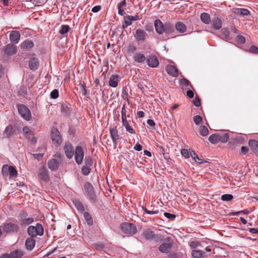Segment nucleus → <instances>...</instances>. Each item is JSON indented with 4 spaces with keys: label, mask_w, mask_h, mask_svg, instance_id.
Returning a JSON list of instances; mask_svg holds the SVG:
<instances>
[{
    "label": "nucleus",
    "mask_w": 258,
    "mask_h": 258,
    "mask_svg": "<svg viewBox=\"0 0 258 258\" xmlns=\"http://www.w3.org/2000/svg\"><path fill=\"white\" fill-rule=\"evenodd\" d=\"M249 145L253 152L258 155V142L255 140L250 141Z\"/></svg>",
    "instance_id": "nucleus-32"
},
{
    "label": "nucleus",
    "mask_w": 258,
    "mask_h": 258,
    "mask_svg": "<svg viewBox=\"0 0 258 258\" xmlns=\"http://www.w3.org/2000/svg\"><path fill=\"white\" fill-rule=\"evenodd\" d=\"M144 211L148 214H152V215H154V214H157V213H158V211L157 210V211H150V210H148L146 208H143Z\"/></svg>",
    "instance_id": "nucleus-58"
},
{
    "label": "nucleus",
    "mask_w": 258,
    "mask_h": 258,
    "mask_svg": "<svg viewBox=\"0 0 258 258\" xmlns=\"http://www.w3.org/2000/svg\"><path fill=\"white\" fill-rule=\"evenodd\" d=\"M59 163L55 159H51L48 162V168L52 171L56 170L58 167Z\"/></svg>",
    "instance_id": "nucleus-25"
},
{
    "label": "nucleus",
    "mask_w": 258,
    "mask_h": 258,
    "mask_svg": "<svg viewBox=\"0 0 258 258\" xmlns=\"http://www.w3.org/2000/svg\"><path fill=\"white\" fill-rule=\"evenodd\" d=\"M121 121H122V125L123 126H127L128 124H129V121H128L127 120V117L126 116H121Z\"/></svg>",
    "instance_id": "nucleus-54"
},
{
    "label": "nucleus",
    "mask_w": 258,
    "mask_h": 258,
    "mask_svg": "<svg viewBox=\"0 0 258 258\" xmlns=\"http://www.w3.org/2000/svg\"><path fill=\"white\" fill-rule=\"evenodd\" d=\"M180 84L183 86H188L190 82L186 79H182L180 80Z\"/></svg>",
    "instance_id": "nucleus-55"
},
{
    "label": "nucleus",
    "mask_w": 258,
    "mask_h": 258,
    "mask_svg": "<svg viewBox=\"0 0 258 258\" xmlns=\"http://www.w3.org/2000/svg\"><path fill=\"white\" fill-rule=\"evenodd\" d=\"M90 168L87 166H84L82 168V172L85 175H88L90 172Z\"/></svg>",
    "instance_id": "nucleus-47"
},
{
    "label": "nucleus",
    "mask_w": 258,
    "mask_h": 258,
    "mask_svg": "<svg viewBox=\"0 0 258 258\" xmlns=\"http://www.w3.org/2000/svg\"><path fill=\"white\" fill-rule=\"evenodd\" d=\"M18 229L17 225L12 223H8L3 227V230L6 232H13Z\"/></svg>",
    "instance_id": "nucleus-18"
},
{
    "label": "nucleus",
    "mask_w": 258,
    "mask_h": 258,
    "mask_svg": "<svg viewBox=\"0 0 258 258\" xmlns=\"http://www.w3.org/2000/svg\"><path fill=\"white\" fill-rule=\"evenodd\" d=\"M74 155H75V158L76 163L78 164H81L83 161L84 156V151L82 147L77 146L76 147Z\"/></svg>",
    "instance_id": "nucleus-4"
},
{
    "label": "nucleus",
    "mask_w": 258,
    "mask_h": 258,
    "mask_svg": "<svg viewBox=\"0 0 258 258\" xmlns=\"http://www.w3.org/2000/svg\"><path fill=\"white\" fill-rule=\"evenodd\" d=\"M175 27L176 30L181 33L185 32L186 30V26L181 22L176 23Z\"/></svg>",
    "instance_id": "nucleus-30"
},
{
    "label": "nucleus",
    "mask_w": 258,
    "mask_h": 258,
    "mask_svg": "<svg viewBox=\"0 0 258 258\" xmlns=\"http://www.w3.org/2000/svg\"><path fill=\"white\" fill-rule=\"evenodd\" d=\"M221 31H222V34L223 35V36L225 37V39L227 41L230 40V36H229L230 32H229L228 29L227 28H224V29H223L221 30Z\"/></svg>",
    "instance_id": "nucleus-43"
},
{
    "label": "nucleus",
    "mask_w": 258,
    "mask_h": 258,
    "mask_svg": "<svg viewBox=\"0 0 258 258\" xmlns=\"http://www.w3.org/2000/svg\"><path fill=\"white\" fill-rule=\"evenodd\" d=\"M85 166H91L93 164V160L90 156H87L85 159Z\"/></svg>",
    "instance_id": "nucleus-48"
},
{
    "label": "nucleus",
    "mask_w": 258,
    "mask_h": 258,
    "mask_svg": "<svg viewBox=\"0 0 258 258\" xmlns=\"http://www.w3.org/2000/svg\"><path fill=\"white\" fill-rule=\"evenodd\" d=\"M134 149L136 151H140L142 149V146L139 143H137L134 146Z\"/></svg>",
    "instance_id": "nucleus-64"
},
{
    "label": "nucleus",
    "mask_w": 258,
    "mask_h": 258,
    "mask_svg": "<svg viewBox=\"0 0 258 258\" xmlns=\"http://www.w3.org/2000/svg\"><path fill=\"white\" fill-rule=\"evenodd\" d=\"M23 132L25 137L32 143L35 144L37 141V138L34 136V132L31 128L27 126L23 128Z\"/></svg>",
    "instance_id": "nucleus-3"
},
{
    "label": "nucleus",
    "mask_w": 258,
    "mask_h": 258,
    "mask_svg": "<svg viewBox=\"0 0 258 258\" xmlns=\"http://www.w3.org/2000/svg\"><path fill=\"white\" fill-rule=\"evenodd\" d=\"M237 41L241 44L244 43L245 42V38L241 35H238L237 36Z\"/></svg>",
    "instance_id": "nucleus-57"
},
{
    "label": "nucleus",
    "mask_w": 258,
    "mask_h": 258,
    "mask_svg": "<svg viewBox=\"0 0 258 258\" xmlns=\"http://www.w3.org/2000/svg\"><path fill=\"white\" fill-rule=\"evenodd\" d=\"M213 27L216 30L220 29L222 27V21L219 18H215L212 20Z\"/></svg>",
    "instance_id": "nucleus-31"
},
{
    "label": "nucleus",
    "mask_w": 258,
    "mask_h": 258,
    "mask_svg": "<svg viewBox=\"0 0 258 258\" xmlns=\"http://www.w3.org/2000/svg\"><path fill=\"white\" fill-rule=\"evenodd\" d=\"M84 189L88 195L90 196L92 199L94 198V187L89 182H86L84 184Z\"/></svg>",
    "instance_id": "nucleus-20"
},
{
    "label": "nucleus",
    "mask_w": 258,
    "mask_h": 258,
    "mask_svg": "<svg viewBox=\"0 0 258 258\" xmlns=\"http://www.w3.org/2000/svg\"><path fill=\"white\" fill-rule=\"evenodd\" d=\"M58 91L56 89L53 90L50 93V96L52 98L56 99L58 97Z\"/></svg>",
    "instance_id": "nucleus-52"
},
{
    "label": "nucleus",
    "mask_w": 258,
    "mask_h": 258,
    "mask_svg": "<svg viewBox=\"0 0 258 258\" xmlns=\"http://www.w3.org/2000/svg\"><path fill=\"white\" fill-rule=\"evenodd\" d=\"M134 37L138 41L142 42L146 40L148 35L144 30L138 29L136 30Z\"/></svg>",
    "instance_id": "nucleus-7"
},
{
    "label": "nucleus",
    "mask_w": 258,
    "mask_h": 258,
    "mask_svg": "<svg viewBox=\"0 0 258 258\" xmlns=\"http://www.w3.org/2000/svg\"><path fill=\"white\" fill-rule=\"evenodd\" d=\"M34 46L33 42L30 40H26L22 43L20 46L21 49L28 50L32 48Z\"/></svg>",
    "instance_id": "nucleus-26"
},
{
    "label": "nucleus",
    "mask_w": 258,
    "mask_h": 258,
    "mask_svg": "<svg viewBox=\"0 0 258 258\" xmlns=\"http://www.w3.org/2000/svg\"><path fill=\"white\" fill-rule=\"evenodd\" d=\"M73 203L75 207L80 211L82 212L84 210L83 204L78 200H75L73 201Z\"/></svg>",
    "instance_id": "nucleus-39"
},
{
    "label": "nucleus",
    "mask_w": 258,
    "mask_h": 258,
    "mask_svg": "<svg viewBox=\"0 0 258 258\" xmlns=\"http://www.w3.org/2000/svg\"><path fill=\"white\" fill-rule=\"evenodd\" d=\"M167 73L173 77H177L178 75L177 69L172 65H168L166 67Z\"/></svg>",
    "instance_id": "nucleus-23"
},
{
    "label": "nucleus",
    "mask_w": 258,
    "mask_h": 258,
    "mask_svg": "<svg viewBox=\"0 0 258 258\" xmlns=\"http://www.w3.org/2000/svg\"><path fill=\"white\" fill-rule=\"evenodd\" d=\"M9 172L10 177H15L17 174V171L15 168L12 166L8 165H4L2 167V172L4 175H6Z\"/></svg>",
    "instance_id": "nucleus-8"
},
{
    "label": "nucleus",
    "mask_w": 258,
    "mask_h": 258,
    "mask_svg": "<svg viewBox=\"0 0 258 258\" xmlns=\"http://www.w3.org/2000/svg\"><path fill=\"white\" fill-rule=\"evenodd\" d=\"M18 110L22 117L26 120H30L31 118V114L29 109L23 104L18 105Z\"/></svg>",
    "instance_id": "nucleus-2"
},
{
    "label": "nucleus",
    "mask_w": 258,
    "mask_h": 258,
    "mask_svg": "<svg viewBox=\"0 0 258 258\" xmlns=\"http://www.w3.org/2000/svg\"><path fill=\"white\" fill-rule=\"evenodd\" d=\"M15 133V130L12 125H8L3 133L4 137L5 138H9L12 136Z\"/></svg>",
    "instance_id": "nucleus-17"
},
{
    "label": "nucleus",
    "mask_w": 258,
    "mask_h": 258,
    "mask_svg": "<svg viewBox=\"0 0 258 258\" xmlns=\"http://www.w3.org/2000/svg\"><path fill=\"white\" fill-rule=\"evenodd\" d=\"M10 258H21L24 255L22 250L18 249L13 250L9 254Z\"/></svg>",
    "instance_id": "nucleus-27"
},
{
    "label": "nucleus",
    "mask_w": 258,
    "mask_h": 258,
    "mask_svg": "<svg viewBox=\"0 0 258 258\" xmlns=\"http://www.w3.org/2000/svg\"><path fill=\"white\" fill-rule=\"evenodd\" d=\"M126 4L125 0H122L120 2L117 6L118 10V14L120 16H124L125 14V10H126Z\"/></svg>",
    "instance_id": "nucleus-16"
},
{
    "label": "nucleus",
    "mask_w": 258,
    "mask_h": 258,
    "mask_svg": "<svg viewBox=\"0 0 258 258\" xmlns=\"http://www.w3.org/2000/svg\"><path fill=\"white\" fill-rule=\"evenodd\" d=\"M63 149L67 158L69 159L72 158L74 154V148L72 145L69 143H66Z\"/></svg>",
    "instance_id": "nucleus-11"
},
{
    "label": "nucleus",
    "mask_w": 258,
    "mask_h": 258,
    "mask_svg": "<svg viewBox=\"0 0 258 258\" xmlns=\"http://www.w3.org/2000/svg\"><path fill=\"white\" fill-rule=\"evenodd\" d=\"M81 92L83 95H86L87 94V90L86 86L84 84L81 85Z\"/></svg>",
    "instance_id": "nucleus-62"
},
{
    "label": "nucleus",
    "mask_w": 258,
    "mask_h": 258,
    "mask_svg": "<svg viewBox=\"0 0 258 258\" xmlns=\"http://www.w3.org/2000/svg\"><path fill=\"white\" fill-rule=\"evenodd\" d=\"M33 222V219L31 217L28 218L23 220V223L29 225Z\"/></svg>",
    "instance_id": "nucleus-59"
},
{
    "label": "nucleus",
    "mask_w": 258,
    "mask_h": 258,
    "mask_svg": "<svg viewBox=\"0 0 258 258\" xmlns=\"http://www.w3.org/2000/svg\"><path fill=\"white\" fill-rule=\"evenodd\" d=\"M200 134L202 136H206L209 134V130L205 125H202L200 127Z\"/></svg>",
    "instance_id": "nucleus-42"
},
{
    "label": "nucleus",
    "mask_w": 258,
    "mask_h": 258,
    "mask_svg": "<svg viewBox=\"0 0 258 258\" xmlns=\"http://www.w3.org/2000/svg\"><path fill=\"white\" fill-rule=\"evenodd\" d=\"M209 141L212 144H216L220 142L218 134H214L209 137Z\"/></svg>",
    "instance_id": "nucleus-36"
},
{
    "label": "nucleus",
    "mask_w": 258,
    "mask_h": 258,
    "mask_svg": "<svg viewBox=\"0 0 258 258\" xmlns=\"http://www.w3.org/2000/svg\"><path fill=\"white\" fill-rule=\"evenodd\" d=\"M51 138L54 144L59 145L62 142L61 137L58 130L52 127L51 129Z\"/></svg>",
    "instance_id": "nucleus-5"
},
{
    "label": "nucleus",
    "mask_w": 258,
    "mask_h": 258,
    "mask_svg": "<svg viewBox=\"0 0 258 258\" xmlns=\"http://www.w3.org/2000/svg\"><path fill=\"white\" fill-rule=\"evenodd\" d=\"M119 81V76L117 75H112L111 76L109 80V85L110 86L115 88L118 85Z\"/></svg>",
    "instance_id": "nucleus-22"
},
{
    "label": "nucleus",
    "mask_w": 258,
    "mask_h": 258,
    "mask_svg": "<svg viewBox=\"0 0 258 258\" xmlns=\"http://www.w3.org/2000/svg\"><path fill=\"white\" fill-rule=\"evenodd\" d=\"M218 134L220 142L225 143L228 141L229 138V136L227 133H218Z\"/></svg>",
    "instance_id": "nucleus-35"
},
{
    "label": "nucleus",
    "mask_w": 258,
    "mask_h": 258,
    "mask_svg": "<svg viewBox=\"0 0 258 258\" xmlns=\"http://www.w3.org/2000/svg\"><path fill=\"white\" fill-rule=\"evenodd\" d=\"M144 234L145 238L147 239H152L154 237V234L153 231L151 230L150 229H146L144 232Z\"/></svg>",
    "instance_id": "nucleus-37"
},
{
    "label": "nucleus",
    "mask_w": 258,
    "mask_h": 258,
    "mask_svg": "<svg viewBox=\"0 0 258 258\" xmlns=\"http://www.w3.org/2000/svg\"><path fill=\"white\" fill-rule=\"evenodd\" d=\"M38 175L41 180L47 181L49 179L48 171L44 166L41 167L38 172Z\"/></svg>",
    "instance_id": "nucleus-12"
},
{
    "label": "nucleus",
    "mask_w": 258,
    "mask_h": 258,
    "mask_svg": "<svg viewBox=\"0 0 258 258\" xmlns=\"http://www.w3.org/2000/svg\"><path fill=\"white\" fill-rule=\"evenodd\" d=\"M181 154L185 158H189V153H188V151L187 149H181Z\"/></svg>",
    "instance_id": "nucleus-56"
},
{
    "label": "nucleus",
    "mask_w": 258,
    "mask_h": 258,
    "mask_svg": "<svg viewBox=\"0 0 258 258\" xmlns=\"http://www.w3.org/2000/svg\"><path fill=\"white\" fill-rule=\"evenodd\" d=\"M164 216L170 220H174L176 218V215L169 213L165 212L164 213Z\"/></svg>",
    "instance_id": "nucleus-49"
},
{
    "label": "nucleus",
    "mask_w": 258,
    "mask_h": 258,
    "mask_svg": "<svg viewBox=\"0 0 258 258\" xmlns=\"http://www.w3.org/2000/svg\"><path fill=\"white\" fill-rule=\"evenodd\" d=\"M133 59L138 63H143L146 59L145 55L141 52H136L133 56Z\"/></svg>",
    "instance_id": "nucleus-19"
},
{
    "label": "nucleus",
    "mask_w": 258,
    "mask_h": 258,
    "mask_svg": "<svg viewBox=\"0 0 258 258\" xmlns=\"http://www.w3.org/2000/svg\"><path fill=\"white\" fill-rule=\"evenodd\" d=\"M120 228L123 233L126 235L135 234L137 230L135 225L130 223H123L120 225Z\"/></svg>",
    "instance_id": "nucleus-1"
},
{
    "label": "nucleus",
    "mask_w": 258,
    "mask_h": 258,
    "mask_svg": "<svg viewBox=\"0 0 258 258\" xmlns=\"http://www.w3.org/2000/svg\"><path fill=\"white\" fill-rule=\"evenodd\" d=\"M191 254L194 258L204 257L206 256L204 251L198 249L192 250Z\"/></svg>",
    "instance_id": "nucleus-28"
},
{
    "label": "nucleus",
    "mask_w": 258,
    "mask_h": 258,
    "mask_svg": "<svg viewBox=\"0 0 258 258\" xmlns=\"http://www.w3.org/2000/svg\"><path fill=\"white\" fill-rule=\"evenodd\" d=\"M132 21L130 19L128 18V16H126L124 18V23L122 25V27L123 28L127 27L128 26L131 25Z\"/></svg>",
    "instance_id": "nucleus-46"
},
{
    "label": "nucleus",
    "mask_w": 258,
    "mask_h": 258,
    "mask_svg": "<svg viewBox=\"0 0 258 258\" xmlns=\"http://www.w3.org/2000/svg\"><path fill=\"white\" fill-rule=\"evenodd\" d=\"M233 198V197L232 195L230 194H225L221 196V200L223 201H230L232 200Z\"/></svg>",
    "instance_id": "nucleus-45"
},
{
    "label": "nucleus",
    "mask_w": 258,
    "mask_h": 258,
    "mask_svg": "<svg viewBox=\"0 0 258 258\" xmlns=\"http://www.w3.org/2000/svg\"><path fill=\"white\" fill-rule=\"evenodd\" d=\"M101 10V7L100 6H96L94 7L92 9V12L93 13H97Z\"/></svg>",
    "instance_id": "nucleus-63"
},
{
    "label": "nucleus",
    "mask_w": 258,
    "mask_h": 258,
    "mask_svg": "<svg viewBox=\"0 0 258 258\" xmlns=\"http://www.w3.org/2000/svg\"><path fill=\"white\" fill-rule=\"evenodd\" d=\"M29 65L31 70H36L39 66V62L38 58L35 57L31 58L29 60Z\"/></svg>",
    "instance_id": "nucleus-21"
},
{
    "label": "nucleus",
    "mask_w": 258,
    "mask_h": 258,
    "mask_svg": "<svg viewBox=\"0 0 258 258\" xmlns=\"http://www.w3.org/2000/svg\"><path fill=\"white\" fill-rule=\"evenodd\" d=\"M193 103L196 106H200L201 105V100L198 97H196L194 99Z\"/></svg>",
    "instance_id": "nucleus-60"
},
{
    "label": "nucleus",
    "mask_w": 258,
    "mask_h": 258,
    "mask_svg": "<svg viewBox=\"0 0 258 258\" xmlns=\"http://www.w3.org/2000/svg\"><path fill=\"white\" fill-rule=\"evenodd\" d=\"M35 227L37 235L42 236L44 233V229L42 225L38 223Z\"/></svg>",
    "instance_id": "nucleus-38"
},
{
    "label": "nucleus",
    "mask_w": 258,
    "mask_h": 258,
    "mask_svg": "<svg viewBox=\"0 0 258 258\" xmlns=\"http://www.w3.org/2000/svg\"><path fill=\"white\" fill-rule=\"evenodd\" d=\"M156 31L159 34H162L165 31V25L160 20H156L154 22Z\"/></svg>",
    "instance_id": "nucleus-14"
},
{
    "label": "nucleus",
    "mask_w": 258,
    "mask_h": 258,
    "mask_svg": "<svg viewBox=\"0 0 258 258\" xmlns=\"http://www.w3.org/2000/svg\"><path fill=\"white\" fill-rule=\"evenodd\" d=\"M249 51L252 53H255V54H256V53H258V47H257L256 46H254V45H252L249 49Z\"/></svg>",
    "instance_id": "nucleus-53"
},
{
    "label": "nucleus",
    "mask_w": 258,
    "mask_h": 258,
    "mask_svg": "<svg viewBox=\"0 0 258 258\" xmlns=\"http://www.w3.org/2000/svg\"><path fill=\"white\" fill-rule=\"evenodd\" d=\"M126 131L130 134H136V132L135 130L132 127L131 125L129 124L127 126H125Z\"/></svg>",
    "instance_id": "nucleus-51"
},
{
    "label": "nucleus",
    "mask_w": 258,
    "mask_h": 258,
    "mask_svg": "<svg viewBox=\"0 0 258 258\" xmlns=\"http://www.w3.org/2000/svg\"><path fill=\"white\" fill-rule=\"evenodd\" d=\"M201 21L206 24H208L211 21L210 16L207 13H203L201 15Z\"/></svg>",
    "instance_id": "nucleus-34"
},
{
    "label": "nucleus",
    "mask_w": 258,
    "mask_h": 258,
    "mask_svg": "<svg viewBox=\"0 0 258 258\" xmlns=\"http://www.w3.org/2000/svg\"><path fill=\"white\" fill-rule=\"evenodd\" d=\"M20 33L18 31H12L9 35L10 40L11 43L13 44H18L20 39Z\"/></svg>",
    "instance_id": "nucleus-9"
},
{
    "label": "nucleus",
    "mask_w": 258,
    "mask_h": 258,
    "mask_svg": "<svg viewBox=\"0 0 258 258\" xmlns=\"http://www.w3.org/2000/svg\"><path fill=\"white\" fill-rule=\"evenodd\" d=\"M172 247V244L169 240H165L159 246V250L162 253H168L170 252Z\"/></svg>",
    "instance_id": "nucleus-10"
},
{
    "label": "nucleus",
    "mask_w": 258,
    "mask_h": 258,
    "mask_svg": "<svg viewBox=\"0 0 258 258\" xmlns=\"http://www.w3.org/2000/svg\"><path fill=\"white\" fill-rule=\"evenodd\" d=\"M148 65L151 68H156L159 65V61L154 55H150L147 59Z\"/></svg>",
    "instance_id": "nucleus-15"
},
{
    "label": "nucleus",
    "mask_w": 258,
    "mask_h": 258,
    "mask_svg": "<svg viewBox=\"0 0 258 258\" xmlns=\"http://www.w3.org/2000/svg\"><path fill=\"white\" fill-rule=\"evenodd\" d=\"M165 31L164 32L168 35L171 34L174 31V27L172 24L170 23L165 24Z\"/></svg>",
    "instance_id": "nucleus-33"
},
{
    "label": "nucleus",
    "mask_w": 258,
    "mask_h": 258,
    "mask_svg": "<svg viewBox=\"0 0 258 258\" xmlns=\"http://www.w3.org/2000/svg\"><path fill=\"white\" fill-rule=\"evenodd\" d=\"M32 155L33 156V157L34 158L39 160L42 158L43 154H41V153H38V154H33Z\"/></svg>",
    "instance_id": "nucleus-61"
},
{
    "label": "nucleus",
    "mask_w": 258,
    "mask_h": 258,
    "mask_svg": "<svg viewBox=\"0 0 258 258\" xmlns=\"http://www.w3.org/2000/svg\"><path fill=\"white\" fill-rule=\"evenodd\" d=\"M4 51L5 54L11 56L17 53V48L15 44L9 43L5 46Z\"/></svg>",
    "instance_id": "nucleus-6"
},
{
    "label": "nucleus",
    "mask_w": 258,
    "mask_h": 258,
    "mask_svg": "<svg viewBox=\"0 0 258 258\" xmlns=\"http://www.w3.org/2000/svg\"><path fill=\"white\" fill-rule=\"evenodd\" d=\"M202 121V117L200 115H196L194 117V121L197 125H199Z\"/></svg>",
    "instance_id": "nucleus-50"
},
{
    "label": "nucleus",
    "mask_w": 258,
    "mask_h": 258,
    "mask_svg": "<svg viewBox=\"0 0 258 258\" xmlns=\"http://www.w3.org/2000/svg\"><path fill=\"white\" fill-rule=\"evenodd\" d=\"M84 217L85 220H86L87 223L89 225H92L93 224V221L91 218L90 214L87 212H84Z\"/></svg>",
    "instance_id": "nucleus-41"
},
{
    "label": "nucleus",
    "mask_w": 258,
    "mask_h": 258,
    "mask_svg": "<svg viewBox=\"0 0 258 258\" xmlns=\"http://www.w3.org/2000/svg\"><path fill=\"white\" fill-rule=\"evenodd\" d=\"M70 27L68 25H62L59 31V33L63 35L68 32Z\"/></svg>",
    "instance_id": "nucleus-44"
},
{
    "label": "nucleus",
    "mask_w": 258,
    "mask_h": 258,
    "mask_svg": "<svg viewBox=\"0 0 258 258\" xmlns=\"http://www.w3.org/2000/svg\"><path fill=\"white\" fill-rule=\"evenodd\" d=\"M110 135L113 141V143L115 147L117 144V141L119 139V135L118 134V131L116 127L110 128H109Z\"/></svg>",
    "instance_id": "nucleus-13"
},
{
    "label": "nucleus",
    "mask_w": 258,
    "mask_h": 258,
    "mask_svg": "<svg viewBox=\"0 0 258 258\" xmlns=\"http://www.w3.org/2000/svg\"><path fill=\"white\" fill-rule=\"evenodd\" d=\"M233 13L241 16H247L249 14V11L245 9L235 8L233 9Z\"/></svg>",
    "instance_id": "nucleus-29"
},
{
    "label": "nucleus",
    "mask_w": 258,
    "mask_h": 258,
    "mask_svg": "<svg viewBox=\"0 0 258 258\" xmlns=\"http://www.w3.org/2000/svg\"><path fill=\"white\" fill-rule=\"evenodd\" d=\"M35 227L33 226H30L28 228V233L29 235H30L31 237H35L37 236L36 232L35 230Z\"/></svg>",
    "instance_id": "nucleus-40"
},
{
    "label": "nucleus",
    "mask_w": 258,
    "mask_h": 258,
    "mask_svg": "<svg viewBox=\"0 0 258 258\" xmlns=\"http://www.w3.org/2000/svg\"><path fill=\"white\" fill-rule=\"evenodd\" d=\"M35 245V240L33 237L28 238L25 242V246L27 249L31 250Z\"/></svg>",
    "instance_id": "nucleus-24"
}]
</instances>
